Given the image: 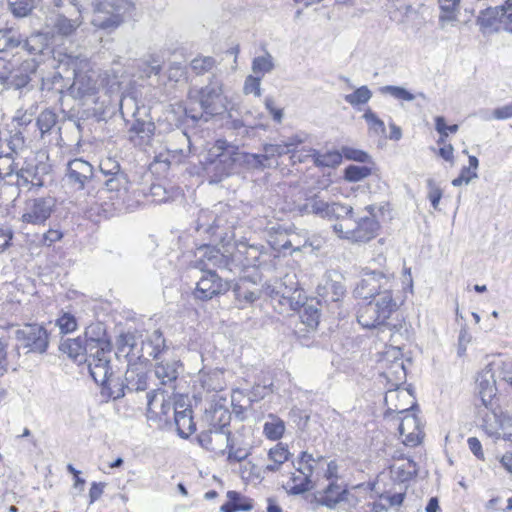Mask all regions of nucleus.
<instances>
[{
    "mask_svg": "<svg viewBox=\"0 0 512 512\" xmlns=\"http://www.w3.org/2000/svg\"><path fill=\"white\" fill-rule=\"evenodd\" d=\"M213 149H215L217 151V153L215 155L217 157H221V156H223L225 151L230 150V149L234 150V147L231 146L230 144H228L225 140L219 139L214 143Z\"/></svg>",
    "mask_w": 512,
    "mask_h": 512,
    "instance_id": "59",
    "label": "nucleus"
},
{
    "mask_svg": "<svg viewBox=\"0 0 512 512\" xmlns=\"http://www.w3.org/2000/svg\"><path fill=\"white\" fill-rule=\"evenodd\" d=\"M266 107L269 110V113L273 117V119L277 122H280L282 119V109L274 107L273 102L271 100L266 101Z\"/></svg>",
    "mask_w": 512,
    "mask_h": 512,
    "instance_id": "62",
    "label": "nucleus"
},
{
    "mask_svg": "<svg viewBox=\"0 0 512 512\" xmlns=\"http://www.w3.org/2000/svg\"><path fill=\"white\" fill-rule=\"evenodd\" d=\"M188 397L179 396L174 402V421L179 436L188 438L196 431V424L192 415V408L187 403Z\"/></svg>",
    "mask_w": 512,
    "mask_h": 512,
    "instance_id": "9",
    "label": "nucleus"
},
{
    "mask_svg": "<svg viewBox=\"0 0 512 512\" xmlns=\"http://www.w3.org/2000/svg\"><path fill=\"white\" fill-rule=\"evenodd\" d=\"M299 309L300 327L296 328L299 336H306L317 330L320 323V311L312 305H306L305 301L295 310Z\"/></svg>",
    "mask_w": 512,
    "mask_h": 512,
    "instance_id": "16",
    "label": "nucleus"
},
{
    "mask_svg": "<svg viewBox=\"0 0 512 512\" xmlns=\"http://www.w3.org/2000/svg\"><path fill=\"white\" fill-rule=\"evenodd\" d=\"M63 237V234L58 229H49L42 238V244L44 246L50 247L54 243L60 241Z\"/></svg>",
    "mask_w": 512,
    "mask_h": 512,
    "instance_id": "51",
    "label": "nucleus"
},
{
    "mask_svg": "<svg viewBox=\"0 0 512 512\" xmlns=\"http://www.w3.org/2000/svg\"><path fill=\"white\" fill-rule=\"evenodd\" d=\"M346 490L338 482H329L323 490L321 501L328 507H333L345 497Z\"/></svg>",
    "mask_w": 512,
    "mask_h": 512,
    "instance_id": "28",
    "label": "nucleus"
},
{
    "mask_svg": "<svg viewBox=\"0 0 512 512\" xmlns=\"http://www.w3.org/2000/svg\"><path fill=\"white\" fill-rule=\"evenodd\" d=\"M226 496L228 500L220 507L221 512L250 511L253 507L250 500L237 491L229 490Z\"/></svg>",
    "mask_w": 512,
    "mask_h": 512,
    "instance_id": "24",
    "label": "nucleus"
},
{
    "mask_svg": "<svg viewBox=\"0 0 512 512\" xmlns=\"http://www.w3.org/2000/svg\"><path fill=\"white\" fill-rule=\"evenodd\" d=\"M12 14L16 17H26L35 8L36 0H8Z\"/></svg>",
    "mask_w": 512,
    "mask_h": 512,
    "instance_id": "35",
    "label": "nucleus"
},
{
    "mask_svg": "<svg viewBox=\"0 0 512 512\" xmlns=\"http://www.w3.org/2000/svg\"><path fill=\"white\" fill-rule=\"evenodd\" d=\"M435 129L440 134L439 143H444L448 133H456L458 131V125H447L444 117L437 116L435 118Z\"/></svg>",
    "mask_w": 512,
    "mask_h": 512,
    "instance_id": "44",
    "label": "nucleus"
},
{
    "mask_svg": "<svg viewBox=\"0 0 512 512\" xmlns=\"http://www.w3.org/2000/svg\"><path fill=\"white\" fill-rule=\"evenodd\" d=\"M44 170L45 167L37 164L34 160H25L16 171L18 185L29 189L42 187L44 185Z\"/></svg>",
    "mask_w": 512,
    "mask_h": 512,
    "instance_id": "10",
    "label": "nucleus"
},
{
    "mask_svg": "<svg viewBox=\"0 0 512 512\" xmlns=\"http://www.w3.org/2000/svg\"><path fill=\"white\" fill-rule=\"evenodd\" d=\"M413 408L414 405L406 411L405 415L401 418V422L398 427L403 444L411 447L416 445V437L414 434L416 429V416L411 412Z\"/></svg>",
    "mask_w": 512,
    "mask_h": 512,
    "instance_id": "22",
    "label": "nucleus"
},
{
    "mask_svg": "<svg viewBox=\"0 0 512 512\" xmlns=\"http://www.w3.org/2000/svg\"><path fill=\"white\" fill-rule=\"evenodd\" d=\"M53 204L50 198H36L27 204L22 221L30 224H44L51 216Z\"/></svg>",
    "mask_w": 512,
    "mask_h": 512,
    "instance_id": "12",
    "label": "nucleus"
},
{
    "mask_svg": "<svg viewBox=\"0 0 512 512\" xmlns=\"http://www.w3.org/2000/svg\"><path fill=\"white\" fill-rule=\"evenodd\" d=\"M109 363V359H98L96 362H88L90 375L97 384H108L112 375Z\"/></svg>",
    "mask_w": 512,
    "mask_h": 512,
    "instance_id": "26",
    "label": "nucleus"
},
{
    "mask_svg": "<svg viewBox=\"0 0 512 512\" xmlns=\"http://www.w3.org/2000/svg\"><path fill=\"white\" fill-rule=\"evenodd\" d=\"M153 337L155 339V346L153 347V351L150 353V355L157 359L159 355L165 350V339L162 336V333L159 331L154 332Z\"/></svg>",
    "mask_w": 512,
    "mask_h": 512,
    "instance_id": "53",
    "label": "nucleus"
},
{
    "mask_svg": "<svg viewBox=\"0 0 512 512\" xmlns=\"http://www.w3.org/2000/svg\"><path fill=\"white\" fill-rule=\"evenodd\" d=\"M322 211L329 219L340 220V222L333 226L334 231L340 238L353 242H366L376 235L378 229L377 222L373 219L365 218L356 225L351 206L334 202L326 204Z\"/></svg>",
    "mask_w": 512,
    "mask_h": 512,
    "instance_id": "3",
    "label": "nucleus"
},
{
    "mask_svg": "<svg viewBox=\"0 0 512 512\" xmlns=\"http://www.w3.org/2000/svg\"><path fill=\"white\" fill-rule=\"evenodd\" d=\"M321 459H314L313 454L302 451L297 460L298 467L291 472L289 478L284 483V488L290 494H301L313 488L314 472L313 468L320 463Z\"/></svg>",
    "mask_w": 512,
    "mask_h": 512,
    "instance_id": "4",
    "label": "nucleus"
},
{
    "mask_svg": "<svg viewBox=\"0 0 512 512\" xmlns=\"http://www.w3.org/2000/svg\"><path fill=\"white\" fill-rule=\"evenodd\" d=\"M100 169L104 174L113 175L112 178L106 181V186L108 190H119L116 183H119L122 179H124V176L122 174H119L120 165L117 162L112 161L110 158H107L100 162Z\"/></svg>",
    "mask_w": 512,
    "mask_h": 512,
    "instance_id": "29",
    "label": "nucleus"
},
{
    "mask_svg": "<svg viewBox=\"0 0 512 512\" xmlns=\"http://www.w3.org/2000/svg\"><path fill=\"white\" fill-rule=\"evenodd\" d=\"M214 65L215 60L210 56H198L194 58L190 63L191 70L196 75H203L211 71Z\"/></svg>",
    "mask_w": 512,
    "mask_h": 512,
    "instance_id": "37",
    "label": "nucleus"
},
{
    "mask_svg": "<svg viewBox=\"0 0 512 512\" xmlns=\"http://www.w3.org/2000/svg\"><path fill=\"white\" fill-rule=\"evenodd\" d=\"M16 157L17 152L14 149L11 152L0 154V179H5L17 171Z\"/></svg>",
    "mask_w": 512,
    "mask_h": 512,
    "instance_id": "32",
    "label": "nucleus"
},
{
    "mask_svg": "<svg viewBox=\"0 0 512 512\" xmlns=\"http://www.w3.org/2000/svg\"><path fill=\"white\" fill-rule=\"evenodd\" d=\"M372 166L349 165L344 169L343 177L348 182H359L372 174Z\"/></svg>",
    "mask_w": 512,
    "mask_h": 512,
    "instance_id": "33",
    "label": "nucleus"
},
{
    "mask_svg": "<svg viewBox=\"0 0 512 512\" xmlns=\"http://www.w3.org/2000/svg\"><path fill=\"white\" fill-rule=\"evenodd\" d=\"M229 290L227 282L214 271H205L193 290V296L200 301H209Z\"/></svg>",
    "mask_w": 512,
    "mask_h": 512,
    "instance_id": "6",
    "label": "nucleus"
},
{
    "mask_svg": "<svg viewBox=\"0 0 512 512\" xmlns=\"http://www.w3.org/2000/svg\"><path fill=\"white\" fill-rule=\"evenodd\" d=\"M112 345L104 338H88V362H96L98 359H109Z\"/></svg>",
    "mask_w": 512,
    "mask_h": 512,
    "instance_id": "25",
    "label": "nucleus"
},
{
    "mask_svg": "<svg viewBox=\"0 0 512 512\" xmlns=\"http://www.w3.org/2000/svg\"><path fill=\"white\" fill-rule=\"evenodd\" d=\"M13 233L10 229L0 228V254L12 245Z\"/></svg>",
    "mask_w": 512,
    "mask_h": 512,
    "instance_id": "52",
    "label": "nucleus"
},
{
    "mask_svg": "<svg viewBox=\"0 0 512 512\" xmlns=\"http://www.w3.org/2000/svg\"><path fill=\"white\" fill-rule=\"evenodd\" d=\"M61 350L75 361H86L88 339H82L81 337L67 339L62 343Z\"/></svg>",
    "mask_w": 512,
    "mask_h": 512,
    "instance_id": "23",
    "label": "nucleus"
},
{
    "mask_svg": "<svg viewBox=\"0 0 512 512\" xmlns=\"http://www.w3.org/2000/svg\"><path fill=\"white\" fill-rule=\"evenodd\" d=\"M396 282L383 273H365L353 295L358 300L356 318L364 329H382L399 310L402 300L395 295Z\"/></svg>",
    "mask_w": 512,
    "mask_h": 512,
    "instance_id": "1",
    "label": "nucleus"
},
{
    "mask_svg": "<svg viewBox=\"0 0 512 512\" xmlns=\"http://www.w3.org/2000/svg\"><path fill=\"white\" fill-rule=\"evenodd\" d=\"M197 99L206 114L217 115L227 109L228 98L221 84H209L197 91Z\"/></svg>",
    "mask_w": 512,
    "mask_h": 512,
    "instance_id": "5",
    "label": "nucleus"
},
{
    "mask_svg": "<svg viewBox=\"0 0 512 512\" xmlns=\"http://www.w3.org/2000/svg\"><path fill=\"white\" fill-rule=\"evenodd\" d=\"M339 154H341V159L345 158L346 160L350 161L360 163H371L372 165L374 164L367 152L357 148L344 146L342 147L341 152H339Z\"/></svg>",
    "mask_w": 512,
    "mask_h": 512,
    "instance_id": "36",
    "label": "nucleus"
},
{
    "mask_svg": "<svg viewBox=\"0 0 512 512\" xmlns=\"http://www.w3.org/2000/svg\"><path fill=\"white\" fill-rule=\"evenodd\" d=\"M363 118L365 119L369 130L374 134H383L385 132L384 122L371 109H367L364 112Z\"/></svg>",
    "mask_w": 512,
    "mask_h": 512,
    "instance_id": "40",
    "label": "nucleus"
},
{
    "mask_svg": "<svg viewBox=\"0 0 512 512\" xmlns=\"http://www.w3.org/2000/svg\"><path fill=\"white\" fill-rule=\"evenodd\" d=\"M18 48L32 52L28 40L20 33L12 28L0 29V81L21 88L28 84L35 63L31 58H23L18 51L12 53Z\"/></svg>",
    "mask_w": 512,
    "mask_h": 512,
    "instance_id": "2",
    "label": "nucleus"
},
{
    "mask_svg": "<svg viewBox=\"0 0 512 512\" xmlns=\"http://www.w3.org/2000/svg\"><path fill=\"white\" fill-rule=\"evenodd\" d=\"M7 347L8 342L5 338H0V374H3L7 370Z\"/></svg>",
    "mask_w": 512,
    "mask_h": 512,
    "instance_id": "55",
    "label": "nucleus"
},
{
    "mask_svg": "<svg viewBox=\"0 0 512 512\" xmlns=\"http://www.w3.org/2000/svg\"><path fill=\"white\" fill-rule=\"evenodd\" d=\"M20 335L31 351L44 352L47 349L48 334L42 326L28 324L20 331Z\"/></svg>",
    "mask_w": 512,
    "mask_h": 512,
    "instance_id": "15",
    "label": "nucleus"
},
{
    "mask_svg": "<svg viewBox=\"0 0 512 512\" xmlns=\"http://www.w3.org/2000/svg\"><path fill=\"white\" fill-rule=\"evenodd\" d=\"M281 285L284 287L282 294L290 302L291 308L296 309L307 297L304 290L300 287L297 274L294 268H291L281 280Z\"/></svg>",
    "mask_w": 512,
    "mask_h": 512,
    "instance_id": "14",
    "label": "nucleus"
},
{
    "mask_svg": "<svg viewBox=\"0 0 512 512\" xmlns=\"http://www.w3.org/2000/svg\"><path fill=\"white\" fill-rule=\"evenodd\" d=\"M468 446L472 453L479 459H483L484 454L482 451V445L476 437H470L467 440Z\"/></svg>",
    "mask_w": 512,
    "mask_h": 512,
    "instance_id": "58",
    "label": "nucleus"
},
{
    "mask_svg": "<svg viewBox=\"0 0 512 512\" xmlns=\"http://www.w3.org/2000/svg\"><path fill=\"white\" fill-rule=\"evenodd\" d=\"M401 461V464L394 462L391 465V470L395 473L396 477L400 481H406L411 477L413 473L416 472L415 464L411 460H408L407 462H404L403 460Z\"/></svg>",
    "mask_w": 512,
    "mask_h": 512,
    "instance_id": "39",
    "label": "nucleus"
},
{
    "mask_svg": "<svg viewBox=\"0 0 512 512\" xmlns=\"http://www.w3.org/2000/svg\"><path fill=\"white\" fill-rule=\"evenodd\" d=\"M57 325L62 333L67 334L77 329L76 318L70 313H64L57 319Z\"/></svg>",
    "mask_w": 512,
    "mask_h": 512,
    "instance_id": "46",
    "label": "nucleus"
},
{
    "mask_svg": "<svg viewBox=\"0 0 512 512\" xmlns=\"http://www.w3.org/2000/svg\"><path fill=\"white\" fill-rule=\"evenodd\" d=\"M499 377L512 387V360L502 363L499 370Z\"/></svg>",
    "mask_w": 512,
    "mask_h": 512,
    "instance_id": "54",
    "label": "nucleus"
},
{
    "mask_svg": "<svg viewBox=\"0 0 512 512\" xmlns=\"http://www.w3.org/2000/svg\"><path fill=\"white\" fill-rule=\"evenodd\" d=\"M261 77L249 75L244 83L245 94L253 93L255 96H261Z\"/></svg>",
    "mask_w": 512,
    "mask_h": 512,
    "instance_id": "48",
    "label": "nucleus"
},
{
    "mask_svg": "<svg viewBox=\"0 0 512 512\" xmlns=\"http://www.w3.org/2000/svg\"><path fill=\"white\" fill-rule=\"evenodd\" d=\"M493 117L498 120L508 119L512 117V104H508L493 111Z\"/></svg>",
    "mask_w": 512,
    "mask_h": 512,
    "instance_id": "57",
    "label": "nucleus"
},
{
    "mask_svg": "<svg viewBox=\"0 0 512 512\" xmlns=\"http://www.w3.org/2000/svg\"><path fill=\"white\" fill-rule=\"evenodd\" d=\"M273 67L272 57L269 54L266 56L256 57L252 63V69L255 73L265 74L270 72Z\"/></svg>",
    "mask_w": 512,
    "mask_h": 512,
    "instance_id": "45",
    "label": "nucleus"
},
{
    "mask_svg": "<svg viewBox=\"0 0 512 512\" xmlns=\"http://www.w3.org/2000/svg\"><path fill=\"white\" fill-rule=\"evenodd\" d=\"M104 492V483L93 482L89 490V503L97 501Z\"/></svg>",
    "mask_w": 512,
    "mask_h": 512,
    "instance_id": "56",
    "label": "nucleus"
},
{
    "mask_svg": "<svg viewBox=\"0 0 512 512\" xmlns=\"http://www.w3.org/2000/svg\"><path fill=\"white\" fill-rule=\"evenodd\" d=\"M235 305L239 309L253 304L260 297L257 284L248 278H240L232 287Z\"/></svg>",
    "mask_w": 512,
    "mask_h": 512,
    "instance_id": "11",
    "label": "nucleus"
},
{
    "mask_svg": "<svg viewBox=\"0 0 512 512\" xmlns=\"http://www.w3.org/2000/svg\"><path fill=\"white\" fill-rule=\"evenodd\" d=\"M86 215L90 220L97 223L109 218L108 211L103 208L102 204L98 203L91 205L90 208L86 211Z\"/></svg>",
    "mask_w": 512,
    "mask_h": 512,
    "instance_id": "47",
    "label": "nucleus"
},
{
    "mask_svg": "<svg viewBox=\"0 0 512 512\" xmlns=\"http://www.w3.org/2000/svg\"><path fill=\"white\" fill-rule=\"evenodd\" d=\"M472 341V335L469 333L468 328L463 326L460 330L458 337V355L465 354L468 344Z\"/></svg>",
    "mask_w": 512,
    "mask_h": 512,
    "instance_id": "50",
    "label": "nucleus"
},
{
    "mask_svg": "<svg viewBox=\"0 0 512 512\" xmlns=\"http://www.w3.org/2000/svg\"><path fill=\"white\" fill-rule=\"evenodd\" d=\"M83 23L81 10L77 9L74 15L67 16L64 13L57 12L49 17L46 24L51 36L67 38L76 33Z\"/></svg>",
    "mask_w": 512,
    "mask_h": 512,
    "instance_id": "7",
    "label": "nucleus"
},
{
    "mask_svg": "<svg viewBox=\"0 0 512 512\" xmlns=\"http://www.w3.org/2000/svg\"><path fill=\"white\" fill-rule=\"evenodd\" d=\"M135 345V337L132 333H121L116 339L119 353L129 355Z\"/></svg>",
    "mask_w": 512,
    "mask_h": 512,
    "instance_id": "42",
    "label": "nucleus"
},
{
    "mask_svg": "<svg viewBox=\"0 0 512 512\" xmlns=\"http://www.w3.org/2000/svg\"><path fill=\"white\" fill-rule=\"evenodd\" d=\"M442 196L443 190L440 186V183L433 178H428L426 180V198L429 200L431 206L436 211L440 210L439 204Z\"/></svg>",
    "mask_w": 512,
    "mask_h": 512,
    "instance_id": "34",
    "label": "nucleus"
},
{
    "mask_svg": "<svg viewBox=\"0 0 512 512\" xmlns=\"http://www.w3.org/2000/svg\"><path fill=\"white\" fill-rule=\"evenodd\" d=\"M382 91L401 101H409L413 99V95L401 87L386 86Z\"/></svg>",
    "mask_w": 512,
    "mask_h": 512,
    "instance_id": "49",
    "label": "nucleus"
},
{
    "mask_svg": "<svg viewBox=\"0 0 512 512\" xmlns=\"http://www.w3.org/2000/svg\"><path fill=\"white\" fill-rule=\"evenodd\" d=\"M314 459H321L320 463L317 462L316 467L313 468L315 483L321 480L328 482H338L340 477V466L336 459L328 460L325 456H317Z\"/></svg>",
    "mask_w": 512,
    "mask_h": 512,
    "instance_id": "20",
    "label": "nucleus"
},
{
    "mask_svg": "<svg viewBox=\"0 0 512 512\" xmlns=\"http://www.w3.org/2000/svg\"><path fill=\"white\" fill-rule=\"evenodd\" d=\"M291 457L292 453L288 445L283 442H278L267 451L264 471L271 473L280 471L283 464L289 461Z\"/></svg>",
    "mask_w": 512,
    "mask_h": 512,
    "instance_id": "19",
    "label": "nucleus"
},
{
    "mask_svg": "<svg viewBox=\"0 0 512 512\" xmlns=\"http://www.w3.org/2000/svg\"><path fill=\"white\" fill-rule=\"evenodd\" d=\"M501 463L507 471L512 473V452L504 454L501 458Z\"/></svg>",
    "mask_w": 512,
    "mask_h": 512,
    "instance_id": "63",
    "label": "nucleus"
},
{
    "mask_svg": "<svg viewBox=\"0 0 512 512\" xmlns=\"http://www.w3.org/2000/svg\"><path fill=\"white\" fill-rule=\"evenodd\" d=\"M468 161L469 165L467 167H463L459 174L466 180V185L472 180L478 178L477 170L479 167V160L476 156H469Z\"/></svg>",
    "mask_w": 512,
    "mask_h": 512,
    "instance_id": "43",
    "label": "nucleus"
},
{
    "mask_svg": "<svg viewBox=\"0 0 512 512\" xmlns=\"http://www.w3.org/2000/svg\"><path fill=\"white\" fill-rule=\"evenodd\" d=\"M122 16L114 0H97L93 24L99 28H114L121 24Z\"/></svg>",
    "mask_w": 512,
    "mask_h": 512,
    "instance_id": "8",
    "label": "nucleus"
},
{
    "mask_svg": "<svg viewBox=\"0 0 512 512\" xmlns=\"http://www.w3.org/2000/svg\"><path fill=\"white\" fill-rule=\"evenodd\" d=\"M438 2L441 9L439 24L442 29H445L457 20L460 0H438Z\"/></svg>",
    "mask_w": 512,
    "mask_h": 512,
    "instance_id": "27",
    "label": "nucleus"
},
{
    "mask_svg": "<svg viewBox=\"0 0 512 512\" xmlns=\"http://www.w3.org/2000/svg\"><path fill=\"white\" fill-rule=\"evenodd\" d=\"M443 147L440 148L439 150V155L446 161H450L452 162L453 161V153H454V148L451 144H445V142L443 143Z\"/></svg>",
    "mask_w": 512,
    "mask_h": 512,
    "instance_id": "61",
    "label": "nucleus"
},
{
    "mask_svg": "<svg viewBox=\"0 0 512 512\" xmlns=\"http://www.w3.org/2000/svg\"><path fill=\"white\" fill-rule=\"evenodd\" d=\"M308 157H312L314 164L319 167L336 166L341 163V154L337 151H329L325 154H319L312 149H295L291 153V160L293 163L303 162Z\"/></svg>",
    "mask_w": 512,
    "mask_h": 512,
    "instance_id": "13",
    "label": "nucleus"
},
{
    "mask_svg": "<svg viewBox=\"0 0 512 512\" xmlns=\"http://www.w3.org/2000/svg\"><path fill=\"white\" fill-rule=\"evenodd\" d=\"M285 432L284 421L278 417L272 418L264 424L263 433L265 437L271 441H278L281 439Z\"/></svg>",
    "mask_w": 512,
    "mask_h": 512,
    "instance_id": "31",
    "label": "nucleus"
},
{
    "mask_svg": "<svg viewBox=\"0 0 512 512\" xmlns=\"http://www.w3.org/2000/svg\"><path fill=\"white\" fill-rule=\"evenodd\" d=\"M477 389L481 403L485 409L492 408L497 388L494 375L490 369L482 371L477 377Z\"/></svg>",
    "mask_w": 512,
    "mask_h": 512,
    "instance_id": "18",
    "label": "nucleus"
},
{
    "mask_svg": "<svg viewBox=\"0 0 512 512\" xmlns=\"http://www.w3.org/2000/svg\"><path fill=\"white\" fill-rule=\"evenodd\" d=\"M404 499V495L402 493L395 494H380L378 499L373 503L372 511L373 512H384L389 508L399 506L402 504Z\"/></svg>",
    "mask_w": 512,
    "mask_h": 512,
    "instance_id": "30",
    "label": "nucleus"
},
{
    "mask_svg": "<svg viewBox=\"0 0 512 512\" xmlns=\"http://www.w3.org/2000/svg\"><path fill=\"white\" fill-rule=\"evenodd\" d=\"M68 176L71 181L83 188L85 183L93 176V167L81 158L73 159L68 164Z\"/></svg>",
    "mask_w": 512,
    "mask_h": 512,
    "instance_id": "21",
    "label": "nucleus"
},
{
    "mask_svg": "<svg viewBox=\"0 0 512 512\" xmlns=\"http://www.w3.org/2000/svg\"><path fill=\"white\" fill-rule=\"evenodd\" d=\"M67 470L69 473L73 475L74 478V486L75 487H83L85 484V480L81 478L80 471L77 470L72 464L67 465Z\"/></svg>",
    "mask_w": 512,
    "mask_h": 512,
    "instance_id": "60",
    "label": "nucleus"
},
{
    "mask_svg": "<svg viewBox=\"0 0 512 512\" xmlns=\"http://www.w3.org/2000/svg\"><path fill=\"white\" fill-rule=\"evenodd\" d=\"M482 414V428L487 435L495 438H500L504 433L506 425L509 423V419L503 416L501 413H497L493 407L480 411Z\"/></svg>",
    "mask_w": 512,
    "mask_h": 512,
    "instance_id": "17",
    "label": "nucleus"
},
{
    "mask_svg": "<svg viewBox=\"0 0 512 512\" xmlns=\"http://www.w3.org/2000/svg\"><path fill=\"white\" fill-rule=\"evenodd\" d=\"M56 121V114L50 109H45L37 118V126L41 132L45 133L51 130V128L56 124Z\"/></svg>",
    "mask_w": 512,
    "mask_h": 512,
    "instance_id": "41",
    "label": "nucleus"
},
{
    "mask_svg": "<svg viewBox=\"0 0 512 512\" xmlns=\"http://www.w3.org/2000/svg\"><path fill=\"white\" fill-rule=\"evenodd\" d=\"M372 96L367 86H361L354 90L351 94L345 95V101L352 106L366 104Z\"/></svg>",
    "mask_w": 512,
    "mask_h": 512,
    "instance_id": "38",
    "label": "nucleus"
},
{
    "mask_svg": "<svg viewBox=\"0 0 512 512\" xmlns=\"http://www.w3.org/2000/svg\"><path fill=\"white\" fill-rule=\"evenodd\" d=\"M501 22L503 23L505 30L512 33V13L502 14Z\"/></svg>",
    "mask_w": 512,
    "mask_h": 512,
    "instance_id": "64",
    "label": "nucleus"
}]
</instances>
